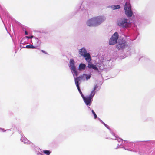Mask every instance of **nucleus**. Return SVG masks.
I'll return each mask as SVG.
<instances>
[{
  "instance_id": "1",
  "label": "nucleus",
  "mask_w": 155,
  "mask_h": 155,
  "mask_svg": "<svg viewBox=\"0 0 155 155\" xmlns=\"http://www.w3.org/2000/svg\"><path fill=\"white\" fill-rule=\"evenodd\" d=\"M79 80V78L75 79V83L86 105H87L90 106L91 104L92 101V99L94 95L95 94V91L94 90H93L91 92L90 95L89 96H87L86 97H84L79 86V85L78 84V81Z\"/></svg>"
},
{
  "instance_id": "2",
  "label": "nucleus",
  "mask_w": 155,
  "mask_h": 155,
  "mask_svg": "<svg viewBox=\"0 0 155 155\" xmlns=\"http://www.w3.org/2000/svg\"><path fill=\"white\" fill-rule=\"evenodd\" d=\"M124 13L127 17H131L133 15V13L131 9L130 3L126 2L124 7Z\"/></svg>"
},
{
  "instance_id": "3",
  "label": "nucleus",
  "mask_w": 155,
  "mask_h": 155,
  "mask_svg": "<svg viewBox=\"0 0 155 155\" xmlns=\"http://www.w3.org/2000/svg\"><path fill=\"white\" fill-rule=\"evenodd\" d=\"M69 67L74 78L75 76H77L78 75V73L76 70L75 62L72 59H71L70 60Z\"/></svg>"
},
{
  "instance_id": "4",
  "label": "nucleus",
  "mask_w": 155,
  "mask_h": 155,
  "mask_svg": "<svg viewBox=\"0 0 155 155\" xmlns=\"http://www.w3.org/2000/svg\"><path fill=\"white\" fill-rule=\"evenodd\" d=\"M118 25L124 28H126L130 26V23L128 20L124 18L118 21Z\"/></svg>"
},
{
  "instance_id": "5",
  "label": "nucleus",
  "mask_w": 155,
  "mask_h": 155,
  "mask_svg": "<svg viewBox=\"0 0 155 155\" xmlns=\"http://www.w3.org/2000/svg\"><path fill=\"white\" fill-rule=\"evenodd\" d=\"M118 38V34L117 32L115 33L110 38L109 43L111 45H114L117 42Z\"/></svg>"
},
{
  "instance_id": "6",
  "label": "nucleus",
  "mask_w": 155,
  "mask_h": 155,
  "mask_svg": "<svg viewBox=\"0 0 155 155\" xmlns=\"http://www.w3.org/2000/svg\"><path fill=\"white\" fill-rule=\"evenodd\" d=\"M94 18L96 26L100 25L105 19V17L102 16L95 17H94Z\"/></svg>"
},
{
  "instance_id": "7",
  "label": "nucleus",
  "mask_w": 155,
  "mask_h": 155,
  "mask_svg": "<svg viewBox=\"0 0 155 155\" xmlns=\"http://www.w3.org/2000/svg\"><path fill=\"white\" fill-rule=\"evenodd\" d=\"M101 64L97 63L96 65H94L91 62L88 63V67L89 68H92L94 70L98 71V68L101 69Z\"/></svg>"
},
{
  "instance_id": "8",
  "label": "nucleus",
  "mask_w": 155,
  "mask_h": 155,
  "mask_svg": "<svg viewBox=\"0 0 155 155\" xmlns=\"http://www.w3.org/2000/svg\"><path fill=\"white\" fill-rule=\"evenodd\" d=\"M86 24L87 26H96V25L94 17H93L87 20L86 22Z\"/></svg>"
},
{
  "instance_id": "9",
  "label": "nucleus",
  "mask_w": 155,
  "mask_h": 155,
  "mask_svg": "<svg viewBox=\"0 0 155 155\" xmlns=\"http://www.w3.org/2000/svg\"><path fill=\"white\" fill-rule=\"evenodd\" d=\"M91 77V75L90 74H83L80 77H77L76 78H75L74 77V80L75 79H77L78 78H79V80L78 81V84L79 85V81L81 79V80L83 81H87L88 79H89Z\"/></svg>"
},
{
  "instance_id": "10",
  "label": "nucleus",
  "mask_w": 155,
  "mask_h": 155,
  "mask_svg": "<svg viewBox=\"0 0 155 155\" xmlns=\"http://www.w3.org/2000/svg\"><path fill=\"white\" fill-rule=\"evenodd\" d=\"M126 46L125 43L122 41L121 43L119 42L117 46V48L119 49H121L124 48Z\"/></svg>"
},
{
  "instance_id": "11",
  "label": "nucleus",
  "mask_w": 155,
  "mask_h": 155,
  "mask_svg": "<svg viewBox=\"0 0 155 155\" xmlns=\"http://www.w3.org/2000/svg\"><path fill=\"white\" fill-rule=\"evenodd\" d=\"M79 54L83 56H84L87 53L86 50L84 48L79 49Z\"/></svg>"
},
{
  "instance_id": "12",
  "label": "nucleus",
  "mask_w": 155,
  "mask_h": 155,
  "mask_svg": "<svg viewBox=\"0 0 155 155\" xmlns=\"http://www.w3.org/2000/svg\"><path fill=\"white\" fill-rule=\"evenodd\" d=\"M21 140L22 142L26 144H30L31 143L30 141L28 140L25 136H23L21 137Z\"/></svg>"
},
{
  "instance_id": "13",
  "label": "nucleus",
  "mask_w": 155,
  "mask_h": 155,
  "mask_svg": "<svg viewBox=\"0 0 155 155\" xmlns=\"http://www.w3.org/2000/svg\"><path fill=\"white\" fill-rule=\"evenodd\" d=\"M83 57L85 58V60L88 63L90 62V61L91 60V58L89 53H87Z\"/></svg>"
},
{
  "instance_id": "14",
  "label": "nucleus",
  "mask_w": 155,
  "mask_h": 155,
  "mask_svg": "<svg viewBox=\"0 0 155 155\" xmlns=\"http://www.w3.org/2000/svg\"><path fill=\"white\" fill-rule=\"evenodd\" d=\"M86 65L83 63H81L78 67V69L80 71H83L86 68Z\"/></svg>"
},
{
  "instance_id": "15",
  "label": "nucleus",
  "mask_w": 155,
  "mask_h": 155,
  "mask_svg": "<svg viewBox=\"0 0 155 155\" xmlns=\"http://www.w3.org/2000/svg\"><path fill=\"white\" fill-rule=\"evenodd\" d=\"M113 10H115L116 9H119L120 8V6L119 5H114L110 6Z\"/></svg>"
},
{
  "instance_id": "16",
  "label": "nucleus",
  "mask_w": 155,
  "mask_h": 155,
  "mask_svg": "<svg viewBox=\"0 0 155 155\" xmlns=\"http://www.w3.org/2000/svg\"><path fill=\"white\" fill-rule=\"evenodd\" d=\"M26 48H31V49H35L36 48V47L32 45H27L25 47Z\"/></svg>"
},
{
  "instance_id": "17",
  "label": "nucleus",
  "mask_w": 155,
  "mask_h": 155,
  "mask_svg": "<svg viewBox=\"0 0 155 155\" xmlns=\"http://www.w3.org/2000/svg\"><path fill=\"white\" fill-rule=\"evenodd\" d=\"M98 88V86L97 85H95L94 87L93 90L95 91Z\"/></svg>"
},
{
  "instance_id": "18",
  "label": "nucleus",
  "mask_w": 155,
  "mask_h": 155,
  "mask_svg": "<svg viewBox=\"0 0 155 155\" xmlns=\"http://www.w3.org/2000/svg\"><path fill=\"white\" fill-rule=\"evenodd\" d=\"M34 37L33 36V35H32V36H26L25 38H27L28 39H29V38H32L33 37Z\"/></svg>"
},
{
  "instance_id": "19",
  "label": "nucleus",
  "mask_w": 155,
  "mask_h": 155,
  "mask_svg": "<svg viewBox=\"0 0 155 155\" xmlns=\"http://www.w3.org/2000/svg\"><path fill=\"white\" fill-rule=\"evenodd\" d=\"M102 123L105 126L107 127V128H108V125H106V124H105L104 122H103V121H102Z\"/></svg>"
},
{
  "instance_id": "20",
  "label": "nucleus",
  "mask_w": 155,
  "mask_h": 155,
  "mask_svg": "<svg viewBox=\"0 0 155 155\" xmlns=\"http://www.w3.org/2000/svg\"><path fill=\"white\" fill-rule=\"evenodd\" d=\"M118 141L120 142V141H123V140L121 139H118Z\"/></svg>"
},
{
  "instance_id": "21",
  "label": "nucleus",
  "mask_w": 155,
  "mask_h": 155,
  "mask_svg": "<svg viewBox=\"0 0 155 155\" xmlns=\"http://www.w3.org/2000/svg\"><path fill=\"white\" fill-rule=\"evenodd\" d=\"M94 117L95 118H96L97 117V116L96 115V114H94Z\"/></svg>"
},
{
  "instance_id": "22",
  "label": "nucleus",
  "mask_w": 155,
  "mask_h": 155,
  "mask_svg": "<svg viewBox=\"0 0 155 155\" xmlns=\"http://www.w3.org/2000/svg\"><path fill=\"white\" fill-rule=\"evenodd\" d=\"M92 113L94 115V114H95V112L94 111V110H92Z\"/></svg>"
},
{
  "instance_id": "23",
  "label": "nucleus",
  "mask_w": 155,
  "mask_h": 155,
  "mask_svg": "<svg viewBox=\"0 0 155 155\" xmlns=\"http://www.w3.org/2000/svg\"><path fill=\"white\" fill-rule=\"evenodd\" d=\"M92 113L94 115V114H95V112L94 111V110H92Z\"/></svg>"
},
{
  "instance_id": "24",
  "label": "nucleus",
  "mask_w": 155,
  "mask_h": 155,
  "mask_svg": "<svg viewBox=\"0 0 155 155\" xmlns=\"http://www.w3.org/2000/svg\"><path fill=\"white\" fill-rule=\"evenodd\" d=\"M25 35H28V32H27V31H25Z\"/></svg>"
},
{
  "instance_id": "25",
  "label": "nucleus",
  "mask_w": 155,
  "mask_h": 155,
  "mask_svg": "<svg viewBox=\"0 0 155 155\" xmlns=\"http://www.w3.org/2000/svg\"><path fill=\"white\" fill-rule=\"evenodd\" d=\"M1 129L2 130V131H4V132L5 131L2 128V129Z\"/></svg>"
},
{
  "instance_id": "26",
  "label": "nucleus",
  "mask_w": 155,
  "mask_h": 155,
  "mask_svg": "<svg viewBox=\"0 0 155 155\" xmlns=\"http://www.w3.org/2000/svg\"><path fill=\"white\" fill-rule=\"evenodd\" d=\"M22 40H21V43H22Z\"/></svg>"
},
{
  "instance_id": "27",
  "label": "nucleus",
  "mask_w": 155,
  "mask_h": 155,
  "mask_svg": "<svg viewBox=\"0 0 155 155\" xmlns=\"http://www.w3.org/2000/svg\"><path fill=\"white\" fill-rule=\"evenodd\" d=\"M41 155V153H40V155Z\"/></svg>"
},
{
  "instance_id": "28",
  "label": "nucleus",
  "mask_w": 155,
  "mask_h": 155,
  "mask_svg": "<svg viewBox=\"0 0 155 155\" xmlns=\"http://www.w3.org/2000/svg\"><path fill=\"white\" fill-rule=\"evenodd\" d=\"M42 51L44 52V51Z\"/></svg>"
}]
</instances>
